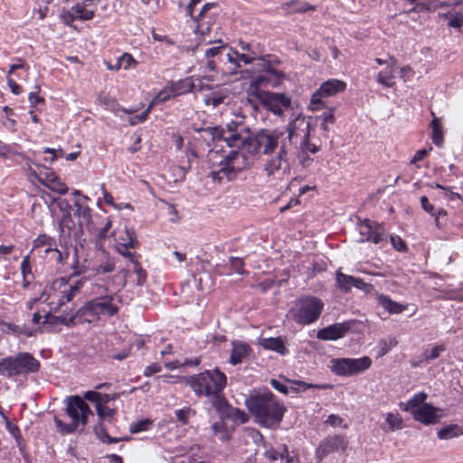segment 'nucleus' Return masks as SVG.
Wrapping results in <instances>:
<instances>
[{
    "label": "nucleus",
    "instance_id": "obj_1",
    "mask_svg": "<svg viewBox=\"0 0 463 463\" xmlns=\"http://www.w3.org/2000/svg\"><path fill=\"white\" fill-rule=\"evenodd\" d=\"M282 145V131L278 129L262 128L257 132H250L247 142L241 150H231L222 158L216 153L211 154L213 164H222V172L226 175V179H234L238 173L248 169L253 164L259 155H270L278 153Z\"/></svg>",
    "mask_w": 463,
    "mask_h": 463
},
{
    "label": "nucleus",
    "instance_id": "obj_2",
    "mask_svg": "<svg viewBox=\"0 0 463 463\" xmlns=\"http://www.w3.org/2000/svg\"><path fill=\"white\" fill-rule=\"evenodd\" d=\"M113 278H95L90 288L88 299L76 312L74 319L80 325L96 324L102 318H109L118 314L120 302L116 293L109 289Z\"/></svg>",
    "mask_w": 463,
    "mask_h": 463
},
{
    "label": "nucleus",
    "instance_id": "obj_3",
    "mask_svg": "<svg viewBox=\"0 0 463 463\" xmlns=\"http://www.w3.org/2000/svg\"><path fill=\"white\" fill-rule=\"evenodd\" d=\"M209 132L213 140L223 141L225 143V146L222 145L220 148H217L218 146L215 145L214 148L209 150L206 156V163L211 169L208 176L211 177L213 181L221 183L223 178H226V175L222 172V168L224 166L222 164L225 162L213 164V161L211 160V154L216 153L217 156H220L222 158L231 150H241L245 142H247L250 131L242 121L232 120L227 123L225 127L216 126L210 128Z\"/></svg>",
    "mask_w": 463,
    "mask_h": 463
},
{
    "label": "nucleus",
    "instance_id": "obj_4",
    "mask_svg": "<svg viewBox=\"0 0 463 463\" xmlns=\"http://www.w3.org/2000/svg\"><path fill=\"white\" fill-rule=\"evenodd\" d=\"M309 138V121L305 116L299 114L288 123L287 131H282V145L277 156H272L265 163L264 171L267 175L288 173L290 169L289 156L294 154L297 144Z\"/></svg>",
    "mask_w": 463,
    "mask_h": 463
},
{
    "label": "nucleus",
    "instance_id": "obj_5",
    "mask_svg": "<svg viewBox=\"0 0 463 463\" xmlns=\"http://www.w3.org/2000/svg\"><path fill=\"white\" fill-rule=\"evenodd\" d=\"M185 384L198 398L206 397L217 413H226L231 408L223 392L227 385V376L219 368L189 375L185 379Z\"/></svg>",
    "mask_w": 463,
    "mask_h": 463
},
{
    "label": "nucleus",
    "instance_id": "obj_6",
    "mask_svg": "<svg viewBox=\"0 0 463 463\" xmlns=\"http://www.w3.org/2000/svg\"><path fill=\"white\" fill-rule=\"evenodd\" d=\"M245 403L256 421L269 429H277L287 411L286 406L270 391L250 395Z\"/></svg>",
    "mask_w": 463,
    "mask_h": 463
},
{
    "label": "nucleus",
    "instance_id": "obj_7",
    "mask_svg": "<svg viewBox=\"0 0 463 463\" xmlns=\"http://www.w3.org/2000/svg\"><path fill=\"white\" fill-rule=\"evenodd\" d=\"M280 63L279 57L274 54H265L256 58L253 64L260 73L253 77L250 82L247 90L250 97L254 98L260 93H266L268 90L263 89L275 88L280 84L285 78L284 72L277 69Z\"/></svg>",
    "mask_w": 463,
    "mask_h": 463
},
{
    "label": "nucleus",
    "instance_id": "obj_8",
    "mask_svg": "<svg viewBox=\"0 0 463 463\" xmlns=\"http://www.w3.org/2000/svg\"><path fill=\"white\" fill-rule=\"evenodd\" d=\"M74 206L80 229L86 228L91 235L97 237L99 241H103L112 227L111 217H105L99 213L93 214L91 208L83 204L80 199L75 200Z\"/></svg>",
    "mask_w": 463,
    "mask_h": 463
},
{
    "label": "nucleus",
    "instance_id": "obj_9",
    "mask_svg": "<svg viewBox=\"0 0 463 463\" xmlns=\"http://www.w3.org/2000/svg\"><path fill=\"white\" fill-rule=\"evenodd\" d=\"M66 414L71 418V422L67 424L54 416V423L58 431L61 435L73 433L79 427L80 423L86 426L90 415H93L89 404L80 396L74 395L68 397L66 400Z\"/></svg>",
    "mask_w": 463,
    "mask_h": 463
},
{
    "label": "nucleus",
    "instance_id": "obj_10",
    "mask_svg": "<svg viewBox=\"0 0 463 463\" xmlns=\"http://www.w3.org/2000/svg\"><path fill=\"white\" fill-rule=\"evenodd\" d=\"M41 362L29 352H18L0 360V375L8 378L37 373Z\"/></svg>",
    "mask_w": 463,
    "mask_h": 463
},
{
    "label": "nucleus",
    "instance_id": "obj_11",
    "mask_svg": "<svg viewBox=\"0 0 463 463\" xmlns=\"http://www.w3.org/2000/svg\"><path fill=\"white\" fill-rule=\"evenodd\" d=\"M324 308L323 301L314 296H304L297 299L289 310L291 318L298 325L306 326L316 322Z\"/></svg>",
    "mask_w": 463,
    "mask_h": 463
},
{
    "label": "nucleus",
    "instance_id": "obj_12",
    "mask_svg": "<svg viewBox=\"0 0 463 463\" xmlns=\"http://www.w3.org/2000/svg\"><path fill=\"white\" fill-rule=\"evenodd\" d=\"M71 268L72 272L69 278H61L60 279V284L62 286V289H61L58 296L59 307L71 302L77 295H79L86 282V278H82L76 280L72 284H69V280H71L73 277H79L87 271V267L83 264H80V262L78 250L76 248L74 249L73 262Z\"/></svg>",
    "mask_w": 463,
    "mask_h": 463
},
{
    "label": "nucleus",
    "instance_id": "obj_13",
    "mask_svg": "<svg viewBox=\"0 0 463 463\" xmlns=\"http://www.w3.org/2000/svg\"><path fill=\"white\" fill-rule=\"evenodd\" d=\"M373 361L369 356L360 358H333L330 360V371L342 377L357 375L368 370Z\"/></svg>",
    "mask_w": 463,
    "mask_h": 463
},
{
    "label": "nucleus",
    "instance_id": "obj_14",
    "mask_svg": "<svg viewBox=\"0 0 463 463\" xmlns=\"http://www.w3.org/2000/svg\"><path fill=\"white\" fill-rule=\"evenodd\" d=\"M100 0H77L70 10L62 9L61 21L67 26H72L75 20L90 21L95 16Z\"/></svg>",
    "mask_w": 463,
    "mask_h": 463
},
{
    "label": "nucleus",
    "instance_id": "obj_15",
    "mask_svg": "<svg viewBox=\"0 0 463 463\" xmlns=\"http://www.w3.org/2000/svg\"><path fill=\"white\" fill-rule=\"evenodd\" d=\"M218 14V5L216 3H207L202 7L200 13L197 15L193 14V16H190L195 24V28L194 30V33L200 35L202 40L207 42L208 43H213V40H206V36L212 31L213 25L215 24Z\"/></svg>",
    "mask_w": 463,
    "mask_h": 463
},
{
    "label": "nucleus",
    "instance_id": "obj_16",
    "mask_svg": "<svg viewBox=\"0 0 463 463\" xmlns=\"http://www.w3.org/2000/svg\"><path fill=\"white\" fill-rule=\"evenodd\" d=\"M346 83L341 80L330 79L324 81L320 87L312 94L309 103V109L312 111L320 110L326 107L324 98L335 96L345 91Z\"/></svg>",
    "mask_w": 463,
    "mask_h": 463
},
{
    "label": "nucleus",
    "instance_id": "obj_17",
    "mask_svg": "<svg viewBox=\"0 0 463 463\" xmlns=\"http://www.w3.org/2000/svg\"><path fill=\"white\" fill-rule=\"evenodd\" d=\"M253 99L258 100L264 109L278 117L283 115L284 111L291 106V99L285 93L268 91L260 93Z\"/></svg>",
    "mask_w": 463,
    "mask_h": 463
},
{
    "label": "nucleus",
    "instance_id": "obj_18",
    "mask_svg": "<svg viewBox=\"0 0 463 463\" xmlns=\"http://www.w3.org/2000/svg\"><path fill=\"white\" fill-rule=\"evenodd\" d=\"M117 251L125 258H135L136 252L129 251L130 249H137L139 242L134 230L128 227L117 228L113 232Z\"/></svg>",
    "mask_w": 463,
    "mask_h": 463
},
{
    "label": "nucleus",
    "instance_id": "obj_19",
    "mask_svg": "<svg viewBox=\"0 0 463 463\" xmlns=\"http://www.w3.org/2000/svg\"><path fill=\"white\" fill-rule=\"evenodd\" d=\"M58 240L61 248L69 249L72 247L73 241H76L82 233L80 226L79 229L76 228L71 215L61 216L58 221Z\"/></svg>",
    "mask_w": 463,
    "mask_h": 463
},
{
    "label": "nucleus",
    "instance_id": "obj_20",
    "mask_svg": "<svg viewBox=\"0 0 463 463\" xmlns=\"http://www.w3.org/2000/svg\"><path fill=\"white\" fill-rule=\"evenodd\" d=\"M348 446L346 437L344 435H330L324 439L317 449V457L323 459L334 452H345Z\"/></svg>",
    "mask_w": 463,
    "mask_h": 463
},
{
    "label": "nucleus",
    "instance_id": "obj_21",
    "mask_svg": "<svg viewBox=\"0 0 463 463\" xmlns=\"http://www.w3.org/2000/svg\"><path fill=\"white\" fill-rule=\"evenodd\" d=\"M352 326V321L335 323L319 329L317 337L323 341H335L343 338L351 330Z\"/></svg>",
    "mask_w": 463,
    "mask_h": 463
},
{
    "label": "nucleus",
    "instance_id": "obj_22",
    "mask_svg": "<svg viewBox=\"0 0 463 463\" xmlns=\"http://www.w3.org/2000/svg\"><path fill=\"white\" fill-rule=\"evenodd\" d=\"M74 317L75 313L71 317L54 316L51 313H46L44 315V319L43 320V332H57L61 329L60 326L61 325H64L67 327H71L80 325V323L77 320H75Z\"/></svg>",
    "mask_w": 463,
    "mask_h": 463
},
{
    "label": "nucleus",
    "instance_id": "obj_23",
    "mask_svg": "<svg viewBox=\"0 0 463 463\" xmlns=\"http://www.w3.org/2000/svg\"><path fill=\"white\" fill-rule=\"evenodd\" d=\"M360 235L363 238L362 241H369L374 244L382 242L385 237L383 227L371 222L369 219H365L360 224Z\"/></svg>",
    "mask_w": 463,
    "mask_h": 463
},
{
    "label": "nucleus",
    "instance_id": "obj_24",
    "mask_svg": "<svg viewBox=\"0 0 463 463\" xmlns=\"http://www.w3.org/2000/svg\"><path fill=\"white\" fill-rule=\"evenodd\" d=\"M335 282L337 288L344 293H348L353 287L364 291H368L372 287L370 284L364 282V279L346 275L340 269L335 272Z\"/></svg>",
    "mask_w": 463,
    "mask_h": 463
},
{
    "label": "nucleus",
    "instance_id": "obj_25",
    "mask_svg": "<svg viewBox=\"0 0 463 463\" xmlns=\"http://www.w3.org/2000/svg\"><path fill=\"white\" fill-rule=\"evenodd\" d=\"M244 431L246 432L248 437H250L256 444L261 443L263 447L266 449L264 452V456L269 460L274 461L279 458H284V453H288V448L284 445L282 446L281 450H277L272 447L268 448L266 441L262 434L254 428H244Z\"/></svg>",
    "mask_w": 463,
    "mask_h": 463
},
{
    "label": "nucleus",
    "instance_id": "obj_26",
    "mask_svg": "<svg viewBox=\"0 0 463 463\" xmlns=\"http://www.w3.org/2000/svg\"><path fill=\"white\" fill-rule=\"evenodd\" d=\"M56 239L46 233H40L33 241V247L31 252H36L37 256L45 258L47 253H50L52 250L57 247Z\"/></svg>",
    "mask_w": 463,
    "mask_h": 463
},
{
    "label": "nucleus",
    "instance_id": "obj_27",
    "mask_svg": "<svg viewBox=\"0 0 463 463\" xmlns=\"http://www.w3.org/2000/svg\"><path fill=\"white\" fill-rule=\"evenodd\" d=\"M116 269V260L114 257H111L108 252L103 250L100 253L99 258L96 259L93 263L92 270L96 278H99L100 275L111 273Z\"/></svg>",
    "mask_w": 463,
    "mask_h": 463
},
{
    "label": "nucleus",
    "instance_id": "obj_28",
    "mask_svg": "<svg viewBox=\"0 0 463 463\" xmlns=\"http://www.w3.org/2000/svg\"><path fill=\"white\" fill-rule=\"evenodd\" d=\"M219 43H221L220 45L211 47L205 51L206 68L210 71H217L219 64L224 62L223 52H226L227 46L222 44V41Z\"/></svg>",
    "mask_w": 463,
    "mask_h": 463
},
{
    "label": "nucleus",
    "instance_id": "obj_29",
    "mask_svg": "<svg viewBox=\"0 0 463 463\" xmlns=\"http://www.w3.org/2000/svg\"><path fill=\"white\" fill-rule=\"evenodd\" d=\"M256 58L253 52L251 54L240 53L232 48H229L227 52H223V61H227L233 65L230 71L231 73H237V70L241 67L240 61H242L244 64H250L255 61Z\"/></svg>",
    "mask_w": 463,
    "mask_h": 463
},
{
    "label": "nucleus",
    "instance_id": "obj_30",
    "mask_svg": "<svg viewBox=\"0 0 463 463\" xmlns=\"http://www.w3.org/2000/svg\"><path fill=\"white\" fill-rule=\"evenodd\" d=\"M16 60H17L16 63H13L10 65L9 71L7 72L6 80H7V85L10 88L11 92L14 95H20L24 91V90L19 84L16 83L15 79L13 77V74H14V72L17 70L27 71L28 65H27L26 61L24 60H23L22 58H17Z\"/></svg>",
    "mask_w": 463,
    "mask_h": 463
},
{
    "label": "nucleus",
    "instance_id": "obj_31",
    "mask_svg": "<svg viewBox=\"0 0 463 463\" xmlns=\"http://www.w3.org/2000/svg\"><path fill=\"white\" fill-rule=\"evenodd\" d=\"M251 347L241 341H232V349L231 351V356L229 363L232 365L241 364L250 353Z\"/></svg>",
    "mask_w": 463,
    "mask_h": 463
},
{
    "label": "nucleus",
    "instance_id": "obj_32",
    "mask_svg": "<svg viewBox=\"0 0 463 463\" xmlns=\"http://www.w3.org/2000/svg\"><path fill=\"white\" fill-rule=\"evenodd\" d=\"M97 99L98 103L103 107L104 109L113 112L114 114H117L119 111L126 114H133L137 111V109H125L121 107L115 98L110 97L108 94H99Z\"/></svg>",
    "mask_w": 463,
    "mask_h": 463
},
{
    "label": "nucleus",
    "instance_id": "obj_33",
    "mask_svg": "<svg viewBox=\"0 0 463 463\" xmlns=\"http://www.w3.org/2000/svg\"><path fill=\"white\" fill-rule=\"evenodd\" d=\"M396 59L394 57H391V64L385 69L378 72L376 76V80L379 84L386 87L392 88L395 85L394 79V69L396 65Z\"/></svg>",
    "mask_w": 463,
    "mask_h": 463
},
{
    "label": "nucleus",
    "instance_id": "obj_34",
    "mask_svg": "<svg viewBox=\"0 0 463 463\" xmlns=\"http://www.w3.org/2000/svg\"><path fill=\"white\" fill-rule=\"evenodd\" d=\"M260 344L265 350L274 351L281 355L288 353L285 342L279 336L261 338Z\"/></svg>",
    "mask_w": 463,
    "mask_h": 463
},
{
    "label": "nucleus",
    "instance_id": "obj_35",
    "mask_svg": "<svg viewBox=\"0 0 463 463\" xmlns=\"http://www.w3.org/2000/svg\"><path fill=\"white\" fill-rule=\"evenodd\" d=\"M169 82L176 97L190 93L194 91L196 88L194 82V76L186 77L176 81L170 80Z\"/></svg>",
    "mask_w": 463,
    "mask_h": 463
},
{
    "label": "nucleus",
    "instance_id": "obj_36",
    "mask_svg": "<svg viewBox=\"0 0 463 463\" xmlns=\"http://www.w3.org/2000/svg\"><path fill=\"white\" fill-rule=\"evenodd\" d=\"M33 265L31 263V256L27 254L22 260L20 265L21 275L23 278L22 288L24 289H27L31 285L32 281L34 279V275L33 274Z\"/></svg>",
    "mask_w": 463,
    "mask_h": 463
},
{
    "label": "nucleus",
    "instance_id": "obj_37",
    "mask_svg": "<svg viewBox=\"0 0 463 463\" xmlns=\"http://www.w3.org/2000/svg\"><path fill=\"white\" fill-rule=\"evenodd\" d=\"M413 418L423 424L434 423V407L432 405L424 403L420 408H418L411 413Z\"/></svg>",
    "mask_w": 463,
    "mask_h": 463
},
{
    "label": "nucleus",
    "instance_id": "obj_38",
    "mask_svg": "<svg viewBox=\"0 0 463 463\" xmlns=\"http://www.w3.org/2000/svg\"><path fill=\"white\" fill-rule=\"evenodd\" d=\"M30 175L44 186L51 183L57 175L52 168L43 165H38L37 170L32 169Z\"/></svg>",
    "mask_w": 463,
    "mask_h": 463
},
{
    "label": "nucleus",
    "instance_id": "obj_39",
    "mask_svg": "<svg viewBox=\"0 0 463 463\" xmlns=\"http://www.w3.org/2000/svg\"><path fill=\"white\" fill-rule=\"evenodd\" d=\"M427 399V394L423 392L415 393L407 402H401L400 408L404 411L411 413L414 412L418 408H420Z\"/></svg>",
    "mask_w": 463,
    "mask_h": 463
},
{
    "label": "nucleus",
    "instance_id": "obj_40",
    "mask_svg": "<svg viewBox=\"0 0 463 463\" xmlns=\"http://www.w3.org/2000/svg\"><path fill=\"white\" fill-rule=\"evenodd\" d=\"M61 249L62 250H59L57 246L54 250H52L50 253H47L45 258L41 259L47 263H52V265L59 267L60 265H62L63 261L69 257V249Z\"/></svg>",
    "mask_w": 463,
    "mask_h": 463
},
{
    "label": "nucleus",
    "instance_id": "obj_41",
    "mask_svg": "<svg viewBox=\"0 0 463 463\" xmlns=\"http://www.w3.org/2000/svg\"><path fill=\"white\" fill-rule=\"evenodd\" d=\"M298 2V0H290L285 2L281 4V9L285 11L287 14H290L295 13L304 14L307 13V11H315L317 8L315 5H312L308 3H303L300 5L295 7L294 9H290L292 6L297 5Z\"/></svg>",
    "mask_w": 463,
    "mask_h": 463
},
{
    "label": "nucleus",
    "instance_id": "obj_42",
    "mask_svg": "<svg viewBox=\"0 0 463 463\" xmlns=\"http://www.w3.org/2000/svg\"><path fill=\"white\" fill-rule=\"evenodd\" d=\"M463 435V430L458 424H449L440 428L437 436L440 439H450Z\"/></svg>",
    "mask_w": 463,
    "mask_h": 463
},
{
    "label": "nucleus",
    "instance_id": "obj_43",
    "mask_svg": "<svg viewBox=\"0 0 463 463\" xmlns=\"http://www.w3.org/2000/svg\"><path fill=\"white\" fill-rule=\"evenodd\" d=\"M212 430L221 441H229L232 439V430L228 428L223 420L216 421L212 425Z\"/></svg>",
    "mask_w": 463,
    "mask_h": 463
},
{
    "label": "nucleus",
    "instance_id": "obj_44",
    "mask_svg": "<svg viewBox=\"0 0 463 463\" xmlns=\"http://www.w3.org/2000/svg\"><path fill=\"white\" fill-rule=\"evenodd\" d=\"M385 422L388 425V427L382 428L385 432L402 430L404 427L403 420L399 413H387L385 417Z\"/></svg>",
    "mask_w": 463,
    "mask_h": 463
},
{
    "label": "nucleus",
    "instance_id": "obj_45",
    "mask_svg": "<svg viewBox=\"0 0 463 463\" xmlns=\"http://www.w3.org/2000/svg\"><path fill=\"white\" fill-rule=\"evenodd\" d=\"M218 414L220 415L221 418H232L234 421H239L241 424L246 423L249 420V416L244 411L239 408H233L232 405L231 408L226 411V413Z\"/></svg>",
    "mask_w": 463,
    "mask_h": 463
},
{
    "label": "nucleus",
    "instance_id": "obj_46",
    "mask_svg": "<svg viewBox=\"0 0 463 463\" xmlns=\"http://www.w3.org/2000/svg\"><path fill=\"white\" fill-rule=\"evenodd\" d=\"M176 97L174 90L168 81L167 84L158 92L153 101L150 103L152 106L154 104L164 103L173 98Z\"/></svg>",
    "mask_w": 463,
    "mask_h": 463
},
{
    "label": "nucleus",
    "instance_id": "obj_47",
    "mask_svg": "<svg viewBox=\"0 0 463 463\" xmlns=\"http://www.w3.org/2000/svg\"><path fill=\"white\" fill-rule=\"evenodd\" d=\"M440 17L443 16L447 20V24L449 27H453L456 29H460L463 26V14L458 13L455 11L449 12L446 14L441 15L439 14Z\"/></svg>",
    "mask_w": 463,
    "mask_h": 463
},
{
    "label": "nucleus",
    "instance_id": "obj_48",
    "mask_svg": "<svg viewBox=\"0 0 463 463\" xmlns=\"http://www.w3.org/2000/svg\"><path fill=\"white\" fill-rule=\"evenodd\" d=\"M138 259L139 255L136 254L135 258H128V260L134 264V272L137 275V283L141 286L146 279V271L142 268Z\"/></svg>",
    "mask_w": 463,
    "mask_h": 463
},
{
    "label": "nucleus",
    "instance_id": "obj_49",
    "mask_svg": "<svg viewBox=\"0 0 463 463\" xmlns=\"http://www.w3.org/2000/svg\"><path fill=\"white\" fill-rule=\"evenodd\" d=\"M381 304L383 307L391 314H399L404 310V307L401 304L392 300L388 297H383L381 298Z\"/></svg>",
    "mask_w": 463,
    "mask_h": 463
},
{
    "label": "nucleus",
    "instance_id": "obj_50",
    "mask_svg": "<svg viewBox=\"0 0 463 463\" xmlns=\"http://www.w3.org/2000/svg\"><path fill=\"white\" fill-rule=\"evenodd\" d=\"M195 411L191 407H184L175 411L176 420L183 425H186L189 422V419L195 415Z\"/></svg>",
    "mask_w": 463,
    "mask_h": 463
},
{
    "label": "nucleus",
    "instance_id": "obj_51",
    "mask_svg": "<svg viewBox=\"0 0 463 463\" xmlns=\"http://www.w3.org/2000/svg\"><path fill=\"white\" fill-rule=\"evenodd\" d=\"M5 428H6L7 431L15 439L16 444L19 447V449H22V447H23V444H24V439H23V437H22V434H21L20 428L16 424L13 423L12 421H10L7 419H6V421H5Z\"/></svg>",
    "mask_w": 463,
    "mask_h": 463
},
{
    "label": "nucleus",
    "instance_id": "obj_52",
    "mask_svg": "<svg viewBox=\"0 0 463 463\" xmlns=\"http://www.w3.org/2000/svg\"><path fill=\"white\" fill-rule=\"evenodd\" d=\"M46 187L60 194H65L68 192V186L60 179L58 175H56V177L51 183H49Z\"/></svg>",
    "mask_w": 463,
    "mask_h": 463
},
{
    "label": "nucleus",
    "instance_id": "obj_53",
    "mask_svg": "<svg viewBox=\"0 0 463 463\" xmlns=\"http://www.w3.org/2000/svg\"><path fill=\"white\" fill-rule=\"evenodd\" d=\"M226 98H227V96L221 92H213L206 97L205 103H206V105H212L213 107H217V106L224 103V100Z\"/></svg>",
    "mask_w": 463,
    "mask_h": 463
},
{
    "label": "nucleus",
    "instance_id": "obj_54",
    "mask_svg": "<svg viewBox=\"0 0 463 463\" xmlns=\"http://www.w3.org/2000/svg\"><path fill=\"white\" fill-rule=\"evenodd\" d=\"M96 411L100 420L112 418L115 413L114 410L110 409L107 405L102 404L101 402H98V404H96Z\"/></svg>",
    "mask_w": 463,
    "mask_h": 463
},
{
    "label": "nucleus",
    "instance_id": "obj_55",
    "mask_svg": "<svg viewBox=\"0 0 463 463\" xmlns=\"http://www.w3.org/2000/svg\"><path fill=\"white\" fill-rule=\"evenodd\" d=\"M392 246L399 252H407L408 247L405 241L399 235H391Z\"/></svg>",
    "mask_w": 463,
    "mask_h": 463
},
{
    "label": "nucleus",
    "instance_id": "obj_56",
    "mask_svg": "<svg viewBox=\"0 0 463 463\" xmlns=\"http://www.w3.org/2000/svg\"><path fill=\"white\" fill-rule=\"evenodd\" d=\"M230 265L232 269L238 274H244V260L239 257H231L230 258Z\"/></svg>",
    "mask_w": 463,
    "mask_h": 463
},
{
    "label": "nucleus",
    "instance_id": "obj_57",
    "mask_svg": "<svg viewBox=\"0 0 463 463\" xmlns=\"http://www.w3.org/2000/svg\"><path fill=\"white\" fill-rule=\"evenodd\" d=\"M62 216L71 215V205L67 199L57 198L54 200Z\"/></svg>",
    "mask_w": 463,
    "mask_h": 463
},
{
    "label": "nucleus",
    "instance_id": "obj_58",
    "mask_svg": "<svg viewBox=\"0 0 463 463\" xmlns=\"http://www.w3.org/2000/svg\"><path fill=\"white\" fill-rule=\"evenodd\" d=\"M152 424V421L149 420H142L137 422L133 423L130 426L131 433H139L142 431H146L148 430V427Z\"/></svg>",
    "mask_w": 463,
    "mask_h": 463
},
{
    "label": "nucleus",
    "instance_id": "obj_59",
    "mask_svg": "<svg viewBox=\"0 0 463 463\" xmlns=\"http://www.w3.org/2000/svg\"><path fill=\"white\" fill-rule=\"evenodd\" d=\"M151 108H152V104H150L142 113L131 118L129 119V124L133 126V125H137V124L145 122L150 114Z\"/></svg>",
    "mask_w": 463,
    "mask_h": 463
},
{
    "label": "nucleus",
    "instance_id": "obj_60",
    "mask_svg": "<svg viewBox=\"0 0 463 463\" xmlns=\"http://www.w3.org/2000/svg\"><path fill=\"white\" fill-rule=\"evenodd\" d=\"M52 0H45L43 5H39L37 8H34L33 11V15L37 14L38 19L43 20L47 17V14L49 12L48 4Z\"/></svg>",
    "mask_w": 463,
    "mask_h": 463
},
{
    "label": "nucleus",
    "instance_id": "obj_61",
    "mask_svg": "<svg viewBox=\"0 0 463 463\" xmlns=\"http://www.w3.org/2000/svg\"><path fill=\"white\" fill-rule=\"evenodd\" d=\"M299 145L301 152L303 154H316L319 150V147L314 144H311L309 139L302 141L301 143H299Z\"/></svg>",
    "mask_w": 463,
    "mask_h": 463
},
{
    "label": "nucleus",
    "instance_id": "obj_62",
    "mask_svg": "<svg viewBox=\"0 0 463 463\" xmlns=\"http://www.w3.org/2000/svg\"><path fill=\"white\" fill-rule=\"evenodd\" d=\"M162 371V366L159 363H153L147 365L143 372L144 376L150 377L155 373H160Z\"/></svg>",
    "mask_w": 463,
    "mask_h": 463
},
{
    "label": "nucleus",
    "instance_id": "obj_63",
    "mask_svg": "<svg viewBox=\"0 0 463 463\" xmlns=\"http://www.w3.org/2000/svg\"><path fill=\"white\" fill-rule=\"evenodd\" d=\"M118 60L119 61V63L122 65V68H124L125 70L129 69V67L133 63H136V61L133 58V56L126 52L123 53Z\"/></svg>",
    "mask_w": 463,
    "mask_h": 463
},
{
    "label": "nucleus",
    "instance_id": "obj_64",
    "mask_svg": "<svg viewBox=\"0 0 463 463\" xmlns=\"http://www.w3.org/2000/svg\"><path fill=\"white\" fill-rule=\"evenodd\" d=\"M431 150H432L431 146H430L428 149L422 148V149L418 150L414 154L413 157L411 159V164H417L418 162L423 160Z\"/></svg>",
    "mask_w": 463,
    "mask_h": 463
}]
</instances>
